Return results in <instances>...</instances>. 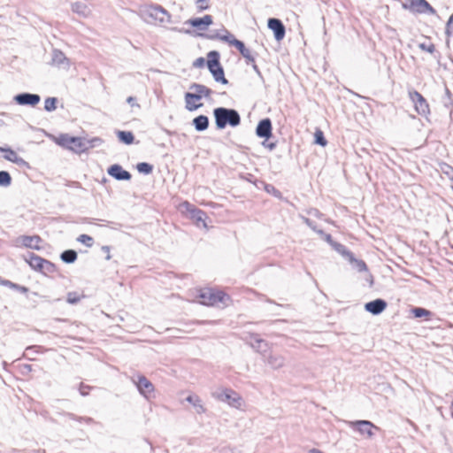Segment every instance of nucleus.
<instances>
[{
    "mask_svg": "<svg viewBox=\"0 0 453 453\" xmlns=\"http://www.w3.org/2000/svg\"><path fill=\"white\" fill-rule=\"evenodd\" d=\"M251 347L262 356L263 361L273 370H279L285 366L286 358L279 353L273 352L269 349V343L261 339L256 338L255 343Z\"/></svg>",
    "mask_w": 453,
    "mask_h": 453,
    "instance_id": "nucleus-1",
    "label": "nucleus"
},
{
    "mask_svg": "<svg viewBox=\"0 0 453 453\" xmlns=\"http://www.w3.org/2000/svg\"><path fill=\"white\" fill-rule=\"evenodd\" d=\"M213 115L218 129H224L227 125L234 127L241 123V116L234 109L218 107L213 110Z\"/></svg>",
    "mask_w": 453,
    "mask_h": 453,
    "instance_id": "nucleus-2",
    "label": "nucleus"
},
{
    "mask_svg": "<svg viewBox=\"0 0 453 453\" xmlns=\"http://www.w3.org/2000/svg\"><path fill=\"white\" fill-rule=\"evenodd\" d=\"M212 396L221 402L227 403L234 407L241 406L242 398L233 389L230 388H219L212 392Z\"/></svg>",
    "mask_w": 453,
    "mask_h": 453,
    "instance_id": "nucleus-3",
    "label": "nucleus"
},
{
    "mask_svg": "<svg viewBox=\"0 0 453 453\" xmlns=\"http://www.w3.org/2000/svg\"><path fill=\"white\" fill-rule=\"evenodd\" d=\"M101 142L102 140L98 137H95L93 139L73 137V139L71 140V146L69 150L80 154L88 150L91 148H94Z\"/></svg>",
    "mask_w": 453,
    "mask_h": 453,
    "instance_id": "nucleus-4",
    "label": "nucleus"
},
{
    "mask_svg": "<svg viewBox=\"0 0 453 453\" xmlns=\"http://www.w3.org/2000/svg\"><path fill=\"white\" fill-rule=\"evenodd\" d=\"M199 297L201 303L204 305H215L223 303L225 298L228 296L222 291H214L211 288H206L201 291Z\"/></svg>",
    "mask_w": 453,
    "mask_h": 453,
    "instance_id": "nucleus-5",
    "label": "nucleus"
},
{
    "mask_svg": "<svg viewBox=\"0 0 453 453\" xmlns=\"http://www.w3.org/2000/svg\"><path fill=\"white\" fill-rule=\"evenodd\" d=\"M350 427L357 429L362 435L371 439L374 436L373 430L380 431V428L369 420L348 421Z\"/></svg>",
    "mask_w": 453,
    "mask_h": 453,
    "instance_id": "nucleus-6",
    "label": "nucleus"
},
{
    "mask_svg": "<svg viewBox=\"0 0 453 453\" xmlns=\"http://www.w3.org/2000/svg\"><path fill=\"white\" fill-rule=\"evenodd\" d=\"M409 96L415 105L416 111L421 116H427L430 113V108L426 98L418 91H409Z\"/></svg>",
    "mask_w": 453,
    "mask_h": 453,
    "instance_id": "nucleus-7",
    "label": "nucleus"
},
{
    "mask_svg": "<svg viewBox=\"0 0 453 453\" xmlns=\"http://www.w3.org/2000/svg\"><path fill=\"white\" fill-rule=\"evenodd\" d=\"M144 13L155 21H158L160 23L170 22L171 15L160 5H150L147 7Z\"/></svg>",
    "mask_w": 453,
    "mask_h": 453,
    "instance_id": "nucleus-8",
    "label": "nucleus"
},
{
    "mask_svg": "<svg viewBox=\"0 0 453 453\" xmlns=\"http://www.w3.org/2000/svg\"><path fill=\"white\" fill-rule=\"evenodd\" d=\"M403 8L418 13L436 14L435 9L426 0H411L410 4H403Z\"/></svg>",
    "mask_w": 453,
    "mask_h": 453,
    "instance_id": "nucleus-9",
    "label": "nucleus"
},
{
    "mask_svg": "<svg viewBox=\"0 0 453 453\" xmlns=\"http://www.w3.org/2000/svg\"><path fill=\"white\" fill-rule=\"evenodd\" d=\"M134 383L136 385L141 395L146 398L150 397V395L154 392L153 384L143 375H138L137 380L134 377Z\"/></svg>",
    "mask_w": 453,
    "mask_h": 453,
    "instance_id": "nucleus-10",
    "label": "nucleus"
},
{
    "mask_svg": "<svg viewBox=\"0 0 453 453\" xmlns=\"http://www.w3.org/2000/svg\"><path fill=\"white\" fill-rule=\"evenodd\" d=\"M40 100L39 95L32 93H20L14 96V101L19 105L35 106Z\"/></svg>",
    "mask_w": 453,
    "mask_h": 453,
    "instance_id": "nucleus-11",
    "label": "nucleus"
},
{
    "mask_svg": "<svg viewBox=\"0 0 453 453\" xmlns=\"http://www.w3.org/2000/svg\"><path fill=\"white\" fill-rule=\"evenodd\" d=\"M17 243L26 248L39 250L42 238L39 235H20L17 238Z\"/></svg>",
    "mask_w": 453,
    "mask_h": 453,
    "instance_id": "nucleus-12",
    "label": "nucleus"
},
{
    "mask_svg": "<svg viewBox=\"0 0 453 453\" xmlns=\"http://www.w3.org/2000/svg\"><path fill=\"white\" fill-rule=\"evenodd\" d=\"M268 27L273 32L274 38L277 41H281L286 34L285 26L282 21L276 18H270L268 19Z\"/></svg>",
    "mask_w": 453,
    "mask_h": 453,
    "instance_id": "nucleus-13",
    "label": "nucleus"
},
{
    "mask_svg": "<svg viewBox=\"0 0 453 453\" xmlns=\"http://www.w3.org/2000/svg\"><path fill=\"white\" fill-rule=\"evenodd\" d=\"M273 127H272V121L270 119H263L260 120L256 128V134L259 138H264L265 140L269 139L273 133H272Z\"/></svg>",
    "mask_w": 453,
    "mask_h": 453,
    "instance_id": "nucleus-14",
    "label": "nucleus"
},
{
    "mask_svg": "<svg viewBox=\"0 0 453 453\" xmlns=\"http://www.w3.org/2000/svg\"><path fill=\"white\" fill-rule=\"evenodd\" d=\"M107 173L117 180H130L132 178L131 173L118 164L111 165Z\"/></svg>",
    "mask_w": 453,
    "mask_h": 453,
    "instance_id": "nucleus-15",
    "label": "nucleus"
},
{
    "mask_svg": "<svg viewBox=\"0 0 453 453\" xmlns=\"http://www.w3.org/2000/svg\"><path fill=\"white\" fill-rule=\"evenodd\" d=\"M387 306L388 303L384 299L377 298L366 303L365 304V309L372 315H379L386 310Z\"/></svg>",
    "mask_w": 453,
    "mask_h": 453,
    "instance_id": "nucleus-16",
    "label": "nucleus"
},
{
    "mask_svg": "<svg viewBox=\"0 0 453 453\" xmlns=\"http://www.w3.org/2000/svg\"><path fill=\"white\" fill-rule=\"evenodd\" d=\"M213 22L212 17L209 14L204 15L202 18H194L188 19L186 21V24H188L199 30L204 31L207 29V27L211 25Z\"/></svg>",
    "mask_w": 453,
    "mask_h": 453,
    "instance_id": "nucleus-17",
    "label": "nucleus"
},
{
    "mask_svg": "<svg viewBox=\"0 0 453 453\" xmlns=\"http://www.w3.org/2000/svg\"><path fill=\"white\" fill-rule=\"evenodd\" d=\"M51 64L62 68H69L70 61L60 50H53Z\"/></svg>",
    "mask_w": 453,
    "mask_h": 453,
    "instance_id": "nucleus-18",
    "label": "nucleus"
},
{
    "mask_svg": "<svg viewBox=\"0 0 453 453\" xmlns=\"http://www.w3.org/2000/svg\"><path fill=\"white\" fill-rule=\"evenodd\" d=\"M219 58L220 55L217 50H211L207 54V67L210 73L222 66Z\"/></svg>",
    "mask_w": 453,
    "mask_h": 453,
    "instance_id": "nucleus-19",
    "label": "nucleus"
},
{
    "mask_svg": "<svg viewBox=\"0 0 453 453\" xmlns=\"http://www.w3.org/2000/svg\"><path fill=\"white\" fill-rule=\"evenodd\" d=\"M185 103H186V109L189 111H193L197 110L198 108L203 106V104H190V101H199L202 99L201 95H198L196 92L191 93L187 92L185 94Z\"/></svg>",
    "mask_w": 453,
    "mask_h": 453,
    "instance_id": "nucleus-20",
    "label": "nucleus"
},
{
    "mask_svg": "<svg viewBox=\"0 0 453 453\" xmlns=\"http://www.w3.org/2000/svg\"><path fill=\"white\" fill-rule=\"evenodd\" d=\"M190 217L195 221L197 226L207 227L205 219H207V214L200 210V209H193L190 211Z\"/></svg>",
    "mask_w": 453,
    "mask_h": 453,
    "instance_id": "nucleus-21",
    "label": "nucleus"
},
{
    "mask_svg": "<svg viewBox=\"0 0 453 453\" xmlns=\"http://www.w3.org/2000/svg\"><path fill=\"white\" fill-rule=\"evenodd\" d=\"M43 259L44 258L37 256L33 252H28L27 257H25V260L28 263L31 268L38 272H40V270L42 269Z\"/></svg>",
    "mask_w": 453,
    "mask_h": 453,
    "instance_id": "nucleus-22",
    "label": "nucleus"
},
{
    "mask_svg": "<svg viewBox=\"0 0 453 453\" xmlns=\"http://www.w3.org/2000/svg\"><path fill=\"white\" fill-rule=\"evenodd\" d=\"M192 124L196 131L203 132L209 127V119L205 115H199L193 119Z\"/></svg>",
    "mask_w": 453,
    "mask_h": 453,
    "instance_id": "nucleus-23",
    "label": "nucleus"
},
{
    "mask_svg": "<svg viewBox=\"0 0 453 453\" xmlns=\"http://www.w3.org/2000/svg\"><path fill=\"white\" fill-rule=\"evenodd\" d=\"M186 401L194 406L196 411L198 414H202L206 411V409L203 407V405L202 403V400L200 399V397L198 395H189L186 398Z\"/></svg>",
    "mask_w": 453,
    "mask_h": 453,
    "instance_id": "nucleus-24",
    "label": "nucleus"
},
{
    "mask_svg": "<svg viewBox=\"0 0 453 453\" xmlns=\"http://www.w3.org/2000/svg\"><path fill=\"white\" fill-rule=\"evenodd\" d=\"M189 88L195 90L198 95H201V97H209L212 94V90L211 88L199 83H192Z\"/></svg>",
    "mask_w": 453,
    "mask_h": 453,
    "instance_id": "nucleus-25",
    "label": "nucleus"
},
{
    "mask_svg": "<svg viewBox=\"0 0 453 453\" xmlns=\"http://www.w3.org/2000/svg\"><path fill=\"white\" fill-rule=\"evenodd\" d=\"M0 285H3L4 287L10 288L12 289L17 290L20 292L21 294H27L28 292V288L25 286L19 285L17 283H14L9 280H4L0 277Z\"/></svg>",
    "mask_w": 453,
    "mask_h": 453,
    "instance_id": "nucleus-26",
    "label": "nucleus"
},
{
    "mask_svg": "<svg viewBox=\"0 0 453 453\" xmlns=\"http://www.w3.org/2000/svg\"><path fill=\"white\" fill-rule=\"evenodd\" d=\"M0 285H3L4 287L10 288L12 289L17 290L20 292L21 294H27L28 292V288L25 286L19 285L17 283H14L9 280H4L0 277Z\"/></svg>",
    "mask_w": 453,
    "mask_h": 453,
    "instance_id": "nucleus-27",
    "label": "nucleus"
},
{
    "mask_svg": "<svg viewBox=\"0 0 453 453\" xmlns=\"http://www.w3.org/2000/svg\"><path fill=\"white\" fill-rule=\"evenodd\" d=\"M77 252L73 250H66L63 251L60 255L61 260L66 264L74 263L77 259Z\"/></svg>",
    "mask_w": 453,
    "mask_h": 453,
    "instance_id": "nucleus-28",
    "label": "nucleus"
},
{
    "mask_svg": "<svg viewBox=\"0 0 453 453\" xmlns=\"http://www.w3.org/2000/svg\"><path fill=\"white\" fill-rule=\"evenodd\" d=\"M117 136L121 142L127 144V145L133 143L134 140V136L133 133L130 131H120L119 130L117 132Z\"/></svg>",
    "mask_w": 453,
    "mask_h": 453,
    "instance_id": "nucleus-29",
    "label": "nucleus"
},
{
    "mask_svg": "<svg viewBox=\"0 0 453 453\" xmlns=\"http://www.w3.org/2000/svg\"><path fill=\"white\" fill-rule=\"evenodd\" d=\"M211 73L213 76L215 81L223 85L228 84V80L225 77L224 69L222 66L216 69L215 71L211 72Z\"/></svg>",
    "mask_w": 453,
    "mask_h": 453,
    "instance_id": "nucleus-30",
    "label": "nucleus"
},
{
    "mask_svg": "<svg viewBox=\"0 0 453 453\" xmlns=\"http://www.w3.org/2000/svg\"><path fill=\"white\" fill-rule=\"evenodd\" d=\"M348 260L359 273L367 271V265L365 262L360 259H357L354 254H352V258L349 257Z\"/></svg>",
    "mask_w": 453,
    "mask_h": 453,
    "instance_id": "nucleus-31",
    "label": "nucleus"
},
{
    "mask_svg": "<svg viewBox=\"0 0 453 453\" xmlns=\"http://www.w3.org/2000/svg\"><path fill=\"white\" fill-rule=\"evenodd\" d=\"M334 250H336L338 253L342 255L345 258L349 259V257L352 258V252L347 249V247L342 243H339L336 242V243H334L333 246Z\"/></svg>",
    "mask_w": 453,
    "mask_h": 453,
    "instance_id": "nucleus-32",
    "label": "nucleus"
},
{
    "mask_svg": "<svg viewBox=\"0 0 453 453\" xmlns=\"http://www.w3.org/2000/svg\"><path fill=\"white\" fill-rule=\"evenodd\" d=\"M411 313L415 318H422L426 317L429 318L432 316V312L425 308L421 307H414L411 309Z\"/></svg>",
    "mask_w": 453,
    "mask_h": 453,
    "instance_id": "nucleus-33",
    "label": "nucleus"
},
{
    "mask_svg": "<svg viewBox=\"0 0 453 453\" xmlns=\"http://www.w3.org/2000/svg\"><path fill=\"white\" fill-rule=\"evenodd\" d=\"M56 265L51 263L50 261L47 259H43L42 269L40 270L41 273L46 274V273H52L56 272Z\"/></svg>",
    "mask_w": 453,
    "mask_h": 453,
    "instance_id": "nucleus-34",
    "label": "nucleus"
},
{
    "mask_svg": "<svg viewBox=\"0 0 453 453\" xmlns=\"http://www.w3.org/2000/svg\"><path fill=\"white\" fill-rule=\"evenodd\" d=\"M58 98L48 97L44 102V110L47 111H53L57 109Z\"/></svg>",
    "mask_w": 453,
    "mask_h": 453,
    "instance_id": "nucleus-35",
    "label": "nucleus"
},
{
    "mask_svg": "<svg viewBox=\"0 0 453 453\" xmlns=\"http://www.w3.org/2000/svg\"><path fill=\"white\" fill-rule=\"evenodd\" d=\"M136 168L139 173L143 174H150L153 171V165L146 162L137 164Z\"/></svg>",
    "mask_w": 453,
    "mask_h": 453,
    "instance_id": "nucleus-36",
    "label": "nucleus"
},
{
    "mask_svg": "<svg viewBox=\"0 0 453 453\" xmlns=\"http://www.w3.org/2000/svg\"><path fill=\"white\" fill-rule=\"evenodd\" d=\"M12 183V177L6 171H0V186L8 187Z\"/></svg>",
    "mask_w": 453,
    "mask_h": 453,
    "instance_id": "nucleus-37",
    "label": "nucleus"
},
{
    "mask_svg": "<svg viewBox=\"0 0 453 453\" xmlns=\"http://www.w3.org/2000/svg\"><path fill=\"white\" fill-rule=\"evenodd\" d=\"M314 138H315V143H317L322 147H325L327 144V141L325 138L323 132L319 129L316 130V132L314 134Z\"/></svg>",
    "mask_w": 453,
    "mask_h": 453,
    "instance_id": "nucleus-38",
    "label": "nucleus"
},
{
    "mask_svg": "<svg viewBox=\"0 0 453 453\" xmlns=\"http://www.w3.org/2000/svg\"><path fill=\"white\" fill-rule=\"evenodd\" d=\"M73 139V136H70L69 134H61L58 138V144L66 148L70 149L71 146V140Z\"/></svg>",
    "mask_w": 453,
    "mask_h": 453,
    "instance_id": "nucleus-39",
    "label": "nucleus"
},
{
    "mask_svg": "<svg viewBox=\"0 0 453 453\" xmlns=\"http://www.w3.org/2000/svg\"><path fill=\"white\" fill-rule=\"evenodd\" d=\"M0 151H4L5 152L6 154L4 156V159L10 161V162H12L14 161V158H16L18 157V154L12 149L10 148H2L0 147Z\"/></svg>",
    "mask_w": 453,
    "mask_h": 453,
    "instance_id": "nucleus-40",
    "label": "nucleus"
},
{
    "mask_svg": "<svg viewBox=\"0 0 453 453\" xmlns=\"http://www.w3.org/2000/svg\"><path fill=\"white\" fill-rule=\"evenodd\" d=\"M77 241L79 242H81L83 244H85L87 247H92L93 243H94V239L88 235V234H81L78 238H77Z\"/></svg>",
    "mask_w": 453,
    "mask_h": 453,
    "instance_id": "nucleus-41",
    "label": "nucleus"
},
{
    "mask_svg": "<svg viewBox=\"0 0 453 453\" xmlns=\"http://www.w3.org/2000/svg\"><path fill=\"white\" fill-rule=\"evenodd\" d=\"M81 300V296L77 292H68L66 302L71 304H76Z\"/></svg>",
    "mask_w": 453,
    "mask_h": 453,
    "instance_id": "nucleus-42",
    "label": "nucleus"
},
{
    "mask_svg": "<svg viewBox=\"0 0 453 453\" xmlns=\"http://www.w3.org/2000/svg\"><path fill=\"white\" fill-rule=\"evenodd\" d=\"M241 55L245 58L247 65H250L251 63L255 62V56L248 48H246V50L243 51V53H241Z\"/></svg>",
    "mask_w": 453,
    "mask_h": 453,
    "instance_id": "nucleus-43",
    "label": "nucleus"
},
{
    "mask_svg": "<svg viewBox=\"0 0 453 453\" xmlns=\"http://www.w3.org/2000/svg\"><path fill=\"white\" fill-rule=\"evenodd\" d=\"M418 48L423 50V51H426L430 54H434L435 52V46L434 43H426V42H421L418 44Z\"/></svg>",
    "mask_w": 453,
    "mask_h": 453,
    "instance_id": "nucleus-44",
    "label": "nucleus"
},
{
    "mask_svg": "<svg viewBox=\"0 0 453 453\" xmlns=\"http://www.w3.org/2000/svg\"><path fill=\"white\" fill-rule=\"evenodd\" d=\"M196 5L199 12L208 10L210 7V0H196Z\"/></svg>",
    "mask_w": 453,
    "mask_h": 453,
    "instance_id": "nucleus-45",
    "label": "nucleus"
},
{
    "mask_svg": "<svg viewBox=\"0 0 453 453\" xmlns=\"http://www.w3.org/2000/svg\"><path fill=\"white\" fill-rule=\"evenodd\" d=\"M318 234L326 242H328L332 247L334 246V243H336L333 240V237L331 234L325 233L322 229L318 231Z\"/></svg>",
    "mask_w": 453,
    "mask_h": 453,
    "instance_id": "nucleus-46",
    "label": "nucleus"
},
{
    "mask_svg": "<svg viewBox=\"0 0 453 453\" xmlns=\"http://www.w3.org/2000/svg\"><path fill=\"white\" fill-rule=\"evenodd\" d=\"M301 219L304 224H306L310 228H311L314 232L318 233L319 229L317 228V225L314 221L306 218L304 216H301Z\"/></svg>",
    "mask_w": 453,
    "mask_h": 453,
    "instance_id": "nucleus-47",
    "label": "nucleus"
},
{
    "mask_svg": "<svg viewBox=\"0 0 453 453\" xmlns=\"http://www.w3.org/2000/svg\"><path fill=\"white\" fill-rule=\"evenodd\" d=\"M223 32L225 34L222 35L221 41H224V42H227L229 45H231L232 40H236V38L225 28L223 29Z\"/></svg>",
    "mask_w": 453,
    "mask_h": 453,
    "instance_id": "nucleus-48",
    "label": "nucleus"
},
{
    "mask_svg": "<svg viewBox=\"0 0 453 453\" xmlns=\"http://www.w3.org/2000/svg\"><path fill=\"white\" fill-rule=\"evenodd\" d=\"M200 36L209 40H221L222 35H220L218 31H215L211 34H200Z\"/></svg>",
    "mask_w": 453,
    "mask_h": 453,
    "instance_id": "nucleus-49",
    "label": "nucleus"
},
{
    "mask_svg": "<svg viewBox=\"0 0 453 453\" xmlns=\"http://www.w3.org/2000/svg\"><path fill=\"white\" fill-rule=\"evenodd\" d=\"M265 190L267 193L273 194L276 197H280L281 193L280 190H278L274 186L271 184L265 185Z\"/></svg>",
    "mask_w": 453,
    "mask_h": 453,
    "instance_id": "nucleus-50",
    "label": "nucleus"
},
{
    "mask_svg": "<svg viewBox=\"0 0 453 453\" xmlns=\"http://www.w3.org/2000/svg\"><path fill=\"white\" fill-rule=\"evenodd\" d=\"M231 45L234 46L240 51V53H243V51L246 50L244 43L238 39L232 40Z\"/></svg>",
    "mask_w": 453,
    "mask_h": 453,
    "instance_id": "nucleus-51",
    "label": "nucleus"
},
{
    "mask_svg": "<svg viewBox=\"0 0 453 453\" xmlns=\"http://www.w3.org/2000/svg\"><path fill=\"white\" fill-rule=\"evenodd\" d=\"M84 9H86V6L81 3L77 2L72 4V10L75 12L83 13Z\"/></svg>",
    "mask_w": 453,
    "mask_h": 453,
    "instance_id": "nucleus-52",
    "label": "nucleus"
},
{
    "mask_svg": "<svg viewBox=\"0 0 453 453\" xmlns=\"http://www.w3.org/2000/svg\"><path fill=\"white\" fill-rule=\"evenodd\" d=\"M453 32V13L450 15L447 24H446V35L449 36Z\"/></svg>",
    "mask_w": 453,
    "mask_h": 453,
    "instance_id": "nucleus-53",
    "label": "nucleus"
},
{
    "mask_svg": "<svg viewBox=\"0 0 453 453\" xmlns=\"http://www.w3.org/2000/svg\"><path fill=\"white\" fill-rule=\"evenodd\" d=\"M205 65V60L203 58H198L193 62V66L196 68H202Z\"/></svg>",
    "mask_w": 453,
    "mask_h": 453,
    "instance_id": "nucleus-54",
    "label": "nucleus"
},
{
    "mask_svg": "<svg viewBox=\"0 0 453 453\" xmlns=\"http://www.w3.org/2000/svg\"><path fill=\"white\" fill-rule=\"evenodd\" d=\"M91 388L90 386L85 385L83 383H81L80 385V393L81 395L85 396L88 395V390Z\"/></svg>",
    "mask_w": 453,
    "mask_h": 453,
    "instance_id": "nucleus-55",
    "label": "nucleus"
},
{
    "mask_svg": "<svg viewBox=\"0 0 453 453\" xmlns=\"http://www.w3.org/2000/svg\"><path fill=\"white\" fill-rule=\"evenodd\" d=\"M13 163H15L16 165H18L19 166H26V167H28V163L23 159L22 157H17L16 158H14V161Z\"/></svg>",
    "mask_w": 453,
    "mask_h": 453,
    "instance_id": "nucleus-56",
    "label": "nucleus"
},
{
    "mask_svg": "<svg viewBox=\"0 0 453 453\" xmlns=\"http://www.w3.org/2000/svg\"><path fill=\"white\" fill-rule=\"evenodd\" d=\"M69 418H71L72 419H74V420H78V421H81V420H84L86 423H91L93 421V419L91 418H81V417H75L73 414L72 413H68L67 414Z\"/></svg>",
    "mask_w": 453,
    "mask_h": 453,
    "instance_id": "nucleus-57",
    "label": "nucleus"
},
{
    "mask_svg": "<svg viewBox=\"0 0 453 453\" xmlns=\"http://www.w3.org/2000/svg\"><path fill=\"white\" fill-rule=\"evenodd\" d=\"M308 214L309 215H311V216H314L316 218H321L322 217V213L316 208H311L308 211Z\"/></svg>",
    "mask_w": 453,
    "mask_h": 453,
    "instance_id": "nucleus-58",
    "label": "nucleus"
},
{
    "mask_svg": "<svg viewBox=\"0 0 453 453\" xmlns=\"http://www.w3.org/2000/svg\"><path fill=\"white\" fill-rule=\"evenodd\" d=\"M135 101H136V98L134 96H128L127 98V103L129 104L131 106H136V107L140 108V104L135 103Z\"/></svg>",
    "mask_w": 453,
    "mask_h": 453,
    "instance_id": "nucleus-59",
    "label": "nucleus"
},
{
    "mask_svg": "<svg viewBox=\"0 0 453 453\" xmlns=\"http://www.w3.org/2000/svg\"><path fill=\"white\" fill-rule=\"evenodd\" d=\"M102 250L106 254L105 259L110 260L111 258V256L110 254V251H111L110 246H107V245L103 246Z\"/></svg>",
    "mask_w": 453,
    "mask_h": 453,
    "instance_id": "nucleus-60",
    "label": "nucleus"
},
{
    "mask_svg": "<svg viewBox=\"0 0 453 453\" xmlns=\"http://www.w3.org/2000/svg\"><path fill=\"white\" fill-rule=\"evenodd\" d=\"M265 148L269 149L270 150H273L276 148V142H269L267 143L265 141L262 143Z\"/></svg>",
    "mask_w": 453,
    "mask_h": 453,
    "instance_id": "nucleus-61",
    "label": "nucleus"
},
{
    "mask_svg": "<svg viewBox=\"0 0 453 453\" xmlns=\"http://www.w3.org/2000/svg\"><path fill=\"white\" fill-rule=\"evenodd\" d=\"M252 65V69L255 71V73L260 77L263 78L260 69L256 64V61L254 63L250 64Z\"/></svg>",
    "mask_w": 453,
    "mask_h": 453,
    "instance_id": "nucleus-62",
    "label": "nucleus"
},
{
    "mask_svg": "<svg viewBox=\"0 0 453 453\" xmlns=\"http://www.w3.org/2000/svg\"><path fill=\"white\" fill-rule=\"evenodd\" d=\"M309 453H323L322 451L319 450V449H312L309 451Z\"/></svg>",
    "mask_w": 453,
    "mask_h": 453,
    "instance_id": "nucleus-63",
    "label": "nucleus"
},
{
    "mask_svg": "<svg viewBox=\"0 0 453 453\" xmlns=\"http://www.w3.org/2000/svg\"><path fill=\"white\" fill-rule=\"evenodd\" d=\"M260 348H261L260 349H265L264 344H260Z\"/></svg>",
    "mask_w": 453,
    "mask_h": 453,
    "instance_id": "nucleus-64",
    "label": "nucleus"
}]
</instances>
